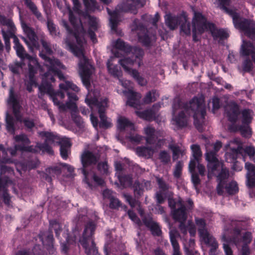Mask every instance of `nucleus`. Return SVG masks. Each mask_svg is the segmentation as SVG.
Returning a JSON list of instances; mask_svg holds the SVG:
<instances>
[{
    "label": "nucleus",
    "instance_id": "1",
    "mask_svg": "<svg viewBox=\"0 0 255 255\" xmlns=\"http://www.w3.org/2000/svg\"><path fill=\"white\" fill-rule=\"evenodd\" d=\"M191 114L193 115L194 124L200 131L203 130V124L206 114V109L201 98H193L189 103H182L178 98L173 101L172 105L173 120L179 127L188 125Z\"/></svg>",
    "mask_w": 255,
    "mask_h": 255
},
{
    "label": "nucleus",
    "instance_id": "2",
    "mask_svg": "<svg viewBox=\"0 0 255 255\" xmlns=\"http://www.w3.org/2000/svg\"><path fill=\"white\" fill-rule=\"evenodd\" d=\"M75 37L79 46L74 45L67 38L65 41L66 48L79 58V66L82 80L84 85L88 87L90 85V77L91 75V71L88 68V60L83 53V45L85 41L83 37H79L76 33L75 34Z\"/></svg>",
    "mask_w": 255,
    "mask_h": 255
},
{
    "label": "nucleus",
    "instance_id": "3",
    "mask_svg": "<svg viewBox=\"0 0 255 255\" xmlns=\"http://www.w3.org/2000/svg\"><path fill=\"white\" fill-rule=\"evenodd\" d=\"M209 30L214 39L220 40L227 38L229 34L223 29H217L215 25L207 22L206 18L199 12H194L192 19L193 39L195 42L198 41L197 35L202 34L205 31Z\"/></svg>",
    "mask_w": 255,
    "mask_h": 255
},
{
    "label": "nucleus",
    "instance_id": "4",
    "mask_svg": "<svg viewBox=\"0 0 255 255\" xmlns=\"http://www.w3.org/2000/svg\"><path fill=\"white\" fill-rule=\"evenodd\" d=\"M39 135L42 137H45L44 143L36 144V147L39 150L52 155L54 152L49 144L54 145L57 144L60 146V150L61 157L64 159H66L68 158L71 145L69 138L61 137L57 134L48 131H41L39 132Z\"/></svg>",
    "mask_w": 255,
    "mask_h": 255
},
{
    "label": "nucleus",
    "instance_id": "5",
    "mask_svg": "<svg viewBox=\"0 0 255 255\" xmlns=\"http://www.w3.org/2000/svg\"><path fill=\"white\" fill-rule=\"evenodd\" d=\"M145 4V0H124L123 2L117 6L113 11H111L109 8L107 7L108 13L110 16V22L111 29L117 32L121 12H130L136 14L137 13V7H142Z\"/></svg>",
    "mask_w": 255,
    "mask_h": 255
},
{
    "label": "nucleus",
    "instance_id": "6",
    "mask_svg": "<svg viewBox=\"0 0 255 255\" xmlns=\"http://www.w3.org/2000/svg\"><path fill=\"white\" fill-rule=\"evenodd\" d=\"M220 1V9L230 14L232 17L236 28L243 31L249 38L255 40V22L253 21L241 17L239 14L226 6L230 4V0H218Z\"/></svg>",
    "mask_w": 255,
    "mask_h": 255
},
{
    "label": "nucleus",
    "instance_id": "7",
    "mask_svg": "<svg viewBox=\"0 0 255 255\" xmlns=\"http://www.w3.org/2000/svg\"><path fill=\"white\" fill-rule=\"evenodd\" d=\"M59 87L60 90L55 91L50 83L42 82L41 84L39 86V90L41 94H48L54 104L58 107L59 111L61 112V107L62 105L65 104L60 101L65 98V93L63 91L67 92V91L71 89L76 93H78L80 91V89L70 81H65V83H61L59 84Z\"/></svg>",
    "mask_w": 255,
    "mask_h": 255
},
{
    "label": "nucleus",
    "instance_id": "8",
    "mask_svg": "<svg viewBox=\"0 0 255 255\" xmlns=\"http://www.w3.org/2000/svg\"><path fill=\"white\" fill-rule=\"evenodd\" d=\"M168 205L172 210L173 218L179 222H184L187 218L188 213L192 210L194 207V203L191 199H188L186 202L181 198L178 200L169 198Z\"/></svg>",
    "mask_w": 255,
    "mask_h": 255
},
{
    "label": "nucleus",
    "instance_id": "9",
    "mask_svg": "<svg viewBox=\"0 0 255 255\" xmlns=\"http://www.w3.org/2000/svg\"><path fill=\"white\" fill-rule=\"evenodd\" d=\"M14 46L17 55L22 60L24 59L28 60V76L30 80H32L35 74L38 70L40 68L37 58L30 56L27 54L23 46L20 43L19 40L16 36L14 37Z\"/></svg>",
    "mask_w": 255,
    "mask_h": 255
},
{
    "label": "nucleus",
    "instance_id": "10",
    "mask_svg": "<svg viewBox=\"0 0 255 255\" xmlns=\"http://www.w3.org/2000/svg\"><path fill=\"white\" fill-rule=\"evenodd\" d=\"M95 229V224L92 221L89 222L85 226L82 238L79 240L87 255H99L92 238Z\"/></svg>",
    "mask_w": 255,
    "mask_h": 255
},
{
    "label": "nucleus",
    "instance_id": "11",
    "mask_svg": "<svg viewBox=\"0 0 255 255\" xmlns=\"http://www.w3.org/2000/svg\"><path fill=\"white\" fill-rule=\"evenodd\" d=\"M100 150L98 148L91 150H85L81 155V161L83 165L82 172L85 176V181L91 189H93V186L89 181V173L86 168L96 164L100 160Z\"/></svg>",
    "mask_w": 255,
    "mask_h": 255
},
{
    "label": "nucleus",
    "instance_id": "12",
    "mask_svg": "<svg viewBox=\"0 0 255 255\" xmlns=\"http://www.w3.org/2000/svg\"><path fill=\"white\" fill-rule=\"evenodd\" d=\"M240 54L245 58L243 63V69L245 72H250L255 64V48L250 41L243 40L241 46Z\"/></svg>",
    "mask_w": 255,
    "mask_h": 255
},
{
    "label": "nucleus",
    "instance_id": "13",
    "mask_svg": "<svg viewBox=\"0 0 255 255\" xmlns=\"http://www.w3.org/2000/svg\"><path fill=\"white\" fill-rule=\"evenodd\" d=\"M130 27L131 31L136 33L139 41L143 45L149 46L152 41L156 40L155 34H149L147 29L138 19H134Z\"/></svg>",
    "mask_w": 255,
    "mask_h": 255
},
{
    "label": "nucleus",
    "instance_id": "14",
    "mask_svg": "<svg viewBox=\"0 0 255 255\" xmlns=\"http://www.w3.org/2000/svg\"><path fill=\"white\" fill-rule=\"evenodd\" d=\"M195 221L198 227V230L200 237L206 244L212 247L210 250V255H213L216 250L218 247V244L217 241L207 231L206 223L204 219L196 218Z\"/></svg>",
    "mask_w": 255,
    "mask_h": 255
},
{
    "label": "nucleus",
    "instance_id": "15",
    "mask_svg": "<svg viewBox=\"0 0 255 255\" xmlns=\"http://www.w3.org/2000/svg\"><path fill=\"white\" fill-rule=\"evenodd\" d=\"M49 231L45 232L39 235V238L43 246L46 247L47 249L52 248L53 246L54 238L52 235V231H54L55 236L57 238L62 231V225L55 220L50 221Z\"/></svg>",
    "mask_w": 255,
    "mask_h": 255
},
{
    "label": "nucleus",
    "instance_id": "16",
    "mask_svg": "<svg viewBox=\"0 0 255 255\" xmlns=\"http://www.w3.org/2000/svg\"><path fill=\"white\" fill-rule=\"evenodd\" d=\"M40 43L42 47V49L40 51L39 56L44 61V64L46 66H51V63L55 62V65H60L59 59L55 58H50L48 55H52L56 51V45L51 44L47 41L44 37L40 39Z\"/></svg>",
    "mask_w": 255,
    "mask_h": 255
},
{
    "label": "nucleus",
    "instance_id": "17",
    "mask_svg": "<svg viewBox=\"0 0 255 255\" xmlns=\"http://www.w3.org/2000/svg\"><path fill=\"white\" fill-rule=\"evenodd\" d=\"M85 102L87 104L93 109L94 106H96L98 109L101 121L99 123L100 128H108L112 126V123L107 119V117L105 115V111L107 107V100L104 99L99 102L96 99H88L86 98Z\"/></svg>",
    "mask_w": 255,
    "mask_h": 255
},
{
    "label": "nucleus",
    "instance_id": "18",
    "mask_svg": "<svg viewBox=\"0 0 255 255\" xmlns=\"http://www.w3.org/2000/svg\"><path fill=\"white\" fill-rule=\"evenodd\" d=\"M55 65V62H53L51 63V66H46L48 68V71L44 73L42 82H44L45 83L54 82L55 76H57L60 80H63L64 82L67 81L65 80V78L62 73L59 70L61 68H64V66L60 61L59 65L56 66Z\"/></svg>",
    "mask_w": 255,
    "mask_h": 255
},
{
    "label": "nucleus",
    "instance_id": "19",
    "mask_svg": "<svg viewBox=\"0 0 255 255\" xmlns=\"http://www.w3.org/2000/svg\"><path fill=\"white\" fill-rule=\"evenodd\" d=\"M206 159L208 161V177L211 178L212 175H216L215 172L217 169L222 167L223 163L218 160L216 153L213 151H210L206 153Z\"/></svg>",
    "mask_w": 255,
    "mask_h": 255
},
{
    "label": "nucleus",
    "instance_id": "20",
    "mask_svg": "<svg viewBox=\"0 0 255 255\" xmlns=\"http://www.w3.org/2000/svg\"><path fill=\"white\" fill-rule=\"evenodd\" d=\"M0 27L2 35H15L16 28L12 19L0 14Z\"/></svg>",
    "mask_w": 255,
    "mask_h": 255
},
{
    "label": "nucleus",
    "instance_id": "21",
    "mask_svg": "<svg viewBox=\"0 0 255 255\" xmlns=\"http://www.w3.org/2000/svg\"><path fill=\"white\" fill-rule=\"evenodd\" d=\"M144 133L146 135V141L149 144H154L157 141V144L161 146L165 142L164 139H158V136H162L159 131H156L154 128L147 126L144 128Z\"/></svg>",
    "mask_w": 255,
    "mask_h": 255
},
{
    "label": "nucleus",
    "instance_id": "22",
    "mask_svg": "<svg viewBox=\"0 0 255 255\" xmlns=\"http://www.w3.org/2000/svg\"><path fill=\"white\" fill-rule=\"evenodd\" d=\"M225 114L228 120L235 123L240 114L239 106L235 102H230L225 107Z\"/></svg>",
    "mask_w": 255,
    "mask_h": 255
},
{
    "label": "nucleus",
    "instance_id": "23",
    "mask_svg": "<svg viewBox=\"0 0 255 255\" xmlns=\"http://www.w3.org/2000/svg\"><path fill=\"white\" fill-rule=\"evenodd\" d=\"M161 107L160 104L158 103L154 104L151 109L143 112L136 111L135 113L139 118L147 121L155 120L157 117V112Z\"/></svg>",
    "mask_w": 255,
    "mask_h": 255
},
{
    "label": "nucleus",
    "instance_id": "24",
    "mask_svg": "<svg viewBox=\"0 0 255 255\" xmlns=\"http://www.w3.org/2000/svg\"><path fill=\"white\" fill-rule=\"evenodd\" d=\"M233 144H236L237 147L236 148H234L233 147H231V152H228L226 154V160L230 162H234L235 163L237 162L236 161L237 158H238V154L241 152L242 150V143L237 138L234 139L233 140L229 142V145L231 146Z\"/></svg>",
    "mask_w": 255,
    "mask_h": 255
},
{
    "label": "nucleus",
    "instance_id": "25",
    "mask_svg": "<svg viewBox=\"0 0 255 255\" xmlns=\"http://www.w3.org/2000/svg\"><path fill=\"white\" fill-rule=\"evenodd\" d=\"M67 95L68 100L64 105H62L61 107V112H65L67 109H69L73 112L77 111L78 107L76 102L79 99L78 96L75 93H71L68 91H67Z\"/></svg>",
    "mask_w": 255,
    "mask_h": 255
},
{
    "label": "nucleus",
    "instance_id": "26",
    "mask_svg": "<svg viewBox=\"0 0 255 255\" xmlns=\"http://www.w3.org/2000/svg\"><path fill=\"white\" fill-rule=\"evenodd\" d=\"M21 27L27 38L31 42L32 45L35 49H39L40 46L37 41V36L34 29L24 22H22Z\"/></svg>",
    "mask_w": 255,
    "mask_h": 255
},
{
    "label": "nucleus",
    "instance_id": "27",
    "mask_svg": "<svg viewBox=\"0 0 255 255\" xmlns=\"http://www.w3.org/2000/svg\"><path fill=\"white\" fill-rule=\"evenodd\" d=\"M123 93L128 98L127 105L135 108L139 106V99L141 97L140 94L130 90L125 91Z\"/></svg>",
    "mask_w": 255,
    "mask_h": 255
},
{
    "label": "nucleus",
    "instance_id": "28",
    "mask_svg": "<svg viewBox=\"0 0 255 255\" xmlns=\"http://www.w3.org/2000/svg\"><path fill=\"white\" fill-rule=\"evenodd\" d=\"M182 19H185V17L181 15H173L170 13L167 14L165 15V24L172 30L177 28L178 24L181 23Z\"/></svg>",
    "mask_w": 255,
    "mask_h": 255
},
{
    "label": "nucleus",
    "instance_id": "29",
    "mask_svg": "<svg viewBox=\"0 0 255 255\" xmlns=\"http://www.w3.org/2000/svg\"><path fill=\"white\" fill-rule=\"evenodd\" d=\"M8 102L11 104L12 106L13 113L17 119V121H20L19 115V110L21 106L19 105L16 96L14 93V89L13 87H11L9 90Z\"/></svg>",
    "mask_w": 255,
    "mask_h": 255
},
{
    "label": "nucleus",
    "instance_id": "30",
    "mask_svg": "<svg viewBox=\"0 0 255 255\" xmlns=\"http://www.w3.org/2000/svg\"><path fill=\"white\" fill-rule=\"evenodd\" d=\"M9 180L7 177H0V195H2L4 203L9 205L10 197L7 192L6 185Z\"/></svg>",
    "mask_w": 255,
    "mask_h": 255
},
{
    "label": "nucleus",
    "instance_id": "31",
    "mask_svg": "<svg viewBox=\"0 0 255 255\" xmlns=\"http://www.w3.org/2000/svg\"><path fill=\"white\" fill-rule=\"evenodd\" d=\"M179 236L180 235L177 230L172 229L170 231V240L173 249L172 255H181L180 251V247L177 241V239L179 238Z\"/></svg>",
    "mask_w": 255,
    "mask_h": 255
},
{
    "label": "nucleus",
    "instance_id": "32",
    "mask_svg": "<svg viewBox=\"0 0 255 255\" xmlns=\"http://www.w3.org/2000/svg\"><path fill=\"white\" fill-rule=\"evenodd\" d=\"M118 128L123 130L125 129H129L131 131H134L135 128L133 123L129 121L125 117H119L118 120Z\"/></svg>",
    "mask_w": 255,
    "mask_h": 255
},
{
    "label": "nucleus",
    "instance_id": "33",
    "mask_svg": "<svg viewBox=\"0 0 255 255\" xmlns=\"http://www.w3.org/2000/svg\"><path fill=\"white\" fill-rule=\"evenodd\" d=\"M216 175H212L213 176H216L217 180L219 183H225L226 180L229 176V170L222 164L221 168H217L216 172Z\"/></svg>",
    "mask_w": 255,
    "mask_h": 255
},
{
    "label": "nucleus",
    "instance_id": "34",
    "mask_svg": "<svg viewBox=\"0 0 255 255\" xmlns=\"http://www.w3.org/2000/svg\"><path fill=\"white\" fill-rule=\"evenodd\" d=\"M61 173V169L59 166L48 167L46 169L44 178L49 183H51L52 177L59 175Z\"/></svg>",
    "mask_w": 255,
    "mask_h": 255
},
{
    "label": "nucleus",
    "instance_id": "35",
    "mask_svg": "<svg viewBox=\"0 0 255 255\" xmlns=\"http://www.w3.org/2000/svg\"><path fill=\"white\" fill-rule=\"evenodd\" d=\"M168 148L172 152V159L176 160L179 158L180 155L183 156L185 154V149L184 147L180 146L178 145L171 143L168 145Z\"/></svg>",
    "mask_w": 255,
    "mask_h": 255
},
{
    "label": "nucleus",
    "instance_id": "36",
    "mask_svg": "<svg viewBox=\"0 0 255 255\" xmlns=\"http://www.w3.org/2000/svg\"><path fill=\"white\" fill-rule=\"evenodd\" d=\"M114 57H111L107 61V65L109 73L119 79L122 76V73L120 68L117 65H113L111 62L114 60Z\"/></svg>",
    "mask_w": 255,
    "mask_h": 255
},
{
    "label": "nucleus",
    "instance_id": "37",
    "mask_svg": "<svg viewBox=\"0 0 255 255\" xmlns=\"http://www.w3.org/2000/svg\"><path fill=\"white\" fill-rule=\"evenodd\" d=\"M114 46L116 49L123 51L126 54H129L131 50V46L120 38L118 39L114 42Z\"/></svg>",
    "mask_w": 255,
    "mask_h": 255
},
{
    "label": "nucleus",
    "instance_id": "38",
    "mask_svg": "<svg viewBox=\"0 0 255 255\" xmlns=\"http://www.w3.org/2000/svg\"><path fill=\"white\" fill-rule=\"evenodd\" d=\"M130 53L132 54V58L134 57V59H135V61L138 62V66H140L142 64V59L144 54L143 50L139 47H131Z\"/></svg>",
    "mask_w": 255,
    "mask_h": 255
},
{
    "label": "nucleus",
    "instance_id": "39",
    "mask_svg": "<svg viewBox=\"0 0 255 255\" xmlns=\"http://www.w3.org/2000/svg\"><path fill=\"white\" fill-rule=\"evenodd\" d=\"M136 151L139 156L149 158L153 156L154 150L151 147L140 146L136 148Z\"/></svg>",
    "mask_w": 255,
    "mask_h": 255
},
{
    "label": "nucleus",
    "instance_id": "40",
    "mask_svg": "<svg viewBox=\"0 0 255 255\" xmlns=\"http://www.w3.org/2000/svg\"><path fill=\"white\" fill-rule=\"evenodd\" d=\"M252 241V235L249 232L245 233L242 238L239 239L237 237L234 239V242L237 247L240 246H248Z\"/></svg>",
    "mask_w": 255,
    "mask_h": 255
},
{
    "label": "nucleus",
    "instance_id": "41",
    "mask_svg": "<svg viewBox=\"0 0 255 255\" xmlns=\"http://www.w3.org/2000/svg\"><path fill=\"white\" fill-rule=\"evenodd\" d=\"M135 61V59H133L132 58L127 57L120 60L119 62L124 70L130 74L131 71L134 70L132 69L131 67L133 65Z\"/></svg>",
    "mask_w": 255,
    "mask_h": 255
},
{
    "label": "nucleus",
    "instance_id": "42",
    "mask_svg": "<svg viewBox=\"0 0 255 255\" xmlns=\"http://www.w3.org/2000/svg\"><path fill=\"white\" fill-rule=\"evenodd\" d=\"M159 96V94L156 90H152L146 93L143 102L144 104H149L156 101Z\"/></svg>",
    "mask_w": 255,
    "mask_h": 255
},
{
    "label": "nucleus",
    "instance_id": "43",
    "mask_svg": "<svg viewBox=\"0 0 255 255\" xmlns=\"http://www.w3.org/2000/svg\"><path fill=\"white\" fill-rule=\"evenodd\" d=\"M159 18L160 16L158 12L156 13L153 16L147 14H144L141 16V19L144 22L151 23L155 28H157L156 23Z\"/></svg>",
    "mask_w": 255,
    "mask_h": 255
},
{
    "label": "nucleus",
    "instance_id": "44",
    "mask_svg": "<svg viewBox=\"0 0 255 255\" xmlns=\"http://www.w3.org/2000/svg\"><path fill=\"white\" fill-rule=\"evenodd\" d=\"M15 120L8 114H6V128L7 130L12 133L14 134L15 131L14 124L15 123Z\"/></svg>",
    "mask_w": 255,
    "mask_h": 255
},
{
    "label": "nucleus",
    "instance_id": "45",
    "mask_svg": "<svg viewBox=\"0 0 255 255\" xmlns=\"http://www.w3.org/2000/svg\"><path fill=\"white\" fill-rule=\"evenodd\" d=\"M83 1L87 11H94L100 8L96 0H83Z\"/></svg>",
    "mask_w": 255,
    "mask_h": 255
},
{
    "label": "nucleus",
    "instance_id": "46",
    "mask_svg": "<svg viewBox=\"0 0 255 255\" xmlns=\"http://www.w3.org/2000/svg\"><path fill=\"white\" fill-rule=\"evenodd\" d=\"M158 159L162 164H168L171 160V156L169 153L166 150H161L158 154Z\"/></svg>",
    "mask_w": 255,
    "mask_h": 255
},
{
    "label": "nucleus",
    "instance_id": "47",
    "mask_svg": "<svg viewBox=\"0 0 255 255\" xmlns=\"http://www.w3.org/2000/svg\"><path fill=\"white\" fill-rule=\"evenodd\" d=\"M118 179L121 183L124 186H129L132 184V176L124 174H118Z\"/></svg>",
    "mask_w": 255,
    "mask_h": 255
},
{
    "label": "nucleus",
    "instance_id": "48",
    "mask_svg": "<svg viewBox=\"0 0 255 255\" xmlns=\"http://www.w3.org/2000/svg\"><path fill=\"white\" fill-rule=\"evenodd\" d=\"M252 111L250 109H245L241 112L242 115V123L244 125H249L251 123L252 118L251 113Z\"/></svg>",
    "mask_w": 255,
    "mask_h": 255
},
{
    "label": "nucleus",
    "instance_id": "49",
    "mask_svg": "<svg viewBox=\"0 0 255 255\" xmlns=\"http://www.w3.org/2000/svg\"><path fill=\"white\" fill-rule=\"evenodd\" d=\"M78 110L73 112L71 111V116L72 120L76 125L80 128L84 127L85 124L81 117L77 115Z\"/></svg>",
    "mask_w": 255,
    "mask_h": 255
},
{
    "label": "nucleus",
    "instance_id": "50",
    "mask_svg": "<svg viewBox=\"0 0 255 255\" xmlns=\"http://www.w3.org/2000/svg\"><path fill=\"white\" fill-rule=\"evenodd\" d=\"M225 189L228 194L230 195L235 194L238 191V184L236 181H231L226 185Z\"/></svg>",
    "mask_w": 255,
    "mask_h": 255
},
{
    "label": "nucleus",
    "instance_id": "51",
    "mask_svg": "<svg viewBox=\"0 0 255 255\" xmlns=\"http://www.w3.org/2000/svg\"><path fill=\"white\" fill-rule=\"evenodd\" d=\"M85 18L88 19L90 29H93L94 30L97 29L98 27V19L95 16H91L89 14H86Z\"/></svg>",
    "mask_w": 255,
    "mask_h": 255
},
{
    "label": "nucleus",
    "instance_id": "52",
    "mask_svg": "<svg viewBox=\"0 0 255 255\" xmlns=\"http://www.w3.org/2000/svg\"><path fill=\"white\" fill-rule=\"evenodd\" d=\"M192 151V155L194 158L199 162V160L202 156V152L201 151L200 146L197 144H193L191 146Z\"/></svg>",
    "mask_w": 255,
    "mask_h": 255
},
{
    "label": "nucleus",
    "instance_id": "53",
    "mask_svg": "<svg viewBox=\"0 0 255 255\" xmlns=\"http://www.w3.org/2000/svg\"><path fill=\"white\" fill-rule=\"evenodd\" d=\"M181 24V31L186 35H190L191 33V28L190 22L187 21L186 18L185 19H182Z\"/></svg>",
    "mask_w": 255,
    "mask_h": 255
},
{
    "label": "nucleus",
    "instance_id": "54",
    "mask_svg": "<svg viewBox=\"0 0 255 255\" xmlns=\"http://www.w3.org/2000/svg\"><path fill=\"white\" fill-rule=\"evenodd\" d=\"M141 86H144L146 84V80L139 75V73L137 70H133L131 71L130 74Z\"/></svg>",
    "mask_w": 255,
    "mask_h": 255
},
{
    "label": "nucleus",
    "instance_id": "55",
    "mask_svg": "<svg viewBox=\"0 0 255 255\" xmlns=\"http://www.w3.org/2000/svg\"><path fill=\"white\" fill-rule=\"evenodd\" d=\"M97 168L100 173L102 175H108L109 174V166L107 162L99 163Z\"/></svg>",
    "mask_w": 255,
    "mask_h": 255
},
{
    "label": "nucleus",
    "instance_id": "56",
    "mask_svg": "<svg viewBox=\"0 0 255 255\" xmlns=\"http://www.w3.org/2000/svg\"><path fill=\"white\" fill-rule=\"evenodd\" d=\"M133 190L134 195L138 198L141 196L143 192V189L142 185L138 181H135L133 185Z\"/></svg>",
    "mask_w": 255,
    "mask_h": 255
},
{
    "label": "nucleus",
    "instance_id": "57",
    "mask_svg": "<svg viewBox=\"0 0 255 255\" xmlns=\"http://www.w3.org/2000/svg\"><path fill=\"white\" fill-rule=\"evenodd\" d=\"M156 182L158 184V187L160 189L161 192H165L169 188V186L166 183L162 178L159 177H156Z\"/></svg>",
    "mask_w": 255,
    "mask_h": 255
},
{
    "label": "nucleus",
    "instance_id": "58",
    "mask_svg": "<svg viewBox=\"0 0 255 255\" xmlns=\"http://www.w3.org/2000/svg\"><path fill=\"white\" fill-rule=\"evenodd\" d=\"M124 196L126 201L128 203L132 208L135 207L136 206L139 205V202L138 201L133 198L131 195L128 194H125Z\"/></svg>",
    "mask_w": 255,
    "mask_h": 255
},
{
    "label": "nucleus",
    "instance_id": "59",
    "mask_svg": "<svg viewBox=\"0 0 255 255\" xmlns=\"http://www.w3.org/2000/svg\"><path fill=\"white\" fill-rule=\"evenodd\" d=\"M183 166V162L181 161H178L176 164L173 172V175L175 178H178L180 177L181 174Z\"/></svg>",
    "mask_w": 255,
    "mask_h": 255
},
{
    "label": "nucleus",
    "instance_id": "60",
    "mask_svg": "<svg viewBox=\"0 0 255 255\" xmlns=\"http://www.w3.org/2000/svg\"><path fill=\"white\" fill-rule=\"evenodd\" d=\"M7 150L6 149L2 144H0V160L2 162H8L9 159L7 156Z\"/></svg>",
    "mask_w": 255,
    "mask_h": 255
},
{
    "label": "nucleus",
    "instance_id": "61",
    "mask_svg": "<svg viewBox=\"0 0 255 255\" xmlns=\"http://www.w3.org/2000/svg\"><path fill=\"white\" fill-rule=\"evenodd\" d=\"M149 229L153 236H159L161 234V231L158 225L154 223L150 228Z\"/></svg>",
    "mask_w": 255,
    "mask_h": 255
},
{
    "label": "nucleus",
    "instance_id": "62",
    "mask_svg": "<svg viewBox=\"0 0 255 255\" xmlns=\"http://www.w3.org/2000/svg\"><path fill=\"white\" fill-rule=\"evenodd\" d=\"M47 25L50 34L52 36H56L57 34L56 27L53 22L50 19H48Z\"/></svg>",
    "mask_w": 255,
    "mask_h": 255
},
{
    "label": "nucleus",
    "instance_id": "63",
    "mask_svg": "<svg viewBox=\"0 0 255 255\" xmlns=\"http://www.w3.org/2000/svg\"><path fill=\"white\" fill-rule=\"evenodd\" d=\"M122 204L119 200L115 197V196L111 198V200L110 201V207L112 209H118L121 206Z\"/></svg>",
    "mask_w": 255,
    "mask_h": 255
},
{
    "label": "nucleus",
    "instance_id": "64",
    "mask_svg": "<svg viewBox=\"0 0 255 255\" xmlns=\"http://www.w3.org/2000/svg\"><path fill=\"white\" fill-rule=\"evenodd\" d=\"M247 185L250 187L255 186V173L247 174Z\"/></svg>",
    "mask_w": 255,
    "mask_h": 255
}]
</instances>
